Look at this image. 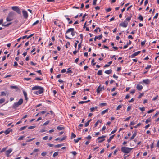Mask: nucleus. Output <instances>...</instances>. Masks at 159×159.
Listing matches in <instances>:
<instances>
[{"mask_svg":"<svg viewBox=\"0 0 159 159\" xmlns=\"http://www.w3.org/2000/svg\"><path fill=\"white\" fill-rule=\"evenodd\" d=\"M15 15V13L13 12H10L8 15L7 17L6 18V20L7 22L10 21L14 19V16Z\"/></svg>","mask_w":159,"mask_h":159,"instance_id":"obj_2","label":"nucleus"},{"mask_svg":"<svg viewBox=\"0 0 159 159\" xmlns=\"http://www.w3.org/2000/svg\"><path fill=\"white\" fill-rule=\"evenodd\" d=\"M112 72V70L111 69H110L108 70H106L105 71V73L107 74H110Z\"/></svg>","mask_w":159,"mask_h":159,"instance_id":"obj_18","label":"nucleus"},{"mask_svg":"<svg viewBox=\"0 0 159 159\" xmlns=\"http://www.w3.org/2000/svg\"><path fill=\"white\" fill-rule=\"evenodd\" d=\"M43 87L39 86H36L33 87L32 88V90H39L40 89H41Z\"/></svg>","mask_w":159,"mask_h":159,"instance_id":"obj_13","label":"nucleus"},{"mask_svg":"<svg viewBox=\"0 0 159 159\" xmlns=\"http://www.w3.org/2000/svg\"><path fill=\"white\" fill-rule=\"evenodd\" d=\"M150 80L149 79H147L143 80L142 82H140V83L142 84V83L143 82L146 85H147L149 84L150 83Z\"/></svg>","mask_w":159,"mask_h":159,"instance_id":"obj_9","label":"nucleus"},{"mask_svg":"<svg viewBox=\"0 0 159 159\" xmlns=\"http://www.w3.org/2000/svg\"><path fill=\"white\" fill-rule=\"evenodd\" d=\"M22 13L24 17L26 19L28 17V14L27 12L25 10H23L22 11Z\"/></svg>","mask_w":159,"mask_h":159,"instance_id":"obj_14","label":"nucleus"},{"mask_svg":"<svg viewBox=\"0 0 159 159\" xmlns=\"http://www.w3.org/2000/svg\"><path fill=\"white\" fill-rule=\"evenodd\" d=\"M26 126H24V127H21L20 128V130H21V131L25 129L26 128Z\"/></svg>","mask_w":159,"mask_h":159,"instance_id":"obj_55","label":"nucleus"},{"mask_svg":"<svg viewBox=\"0 0 159 159\" xmlns=\"http://www.w3.org/2000/svg\"><path fill=\"white\" fill-rule=\"evenodd\" d=\"M94 61H95V60H94V59H93L92 60V61H91V63H92V64H93V66L95 65L96 63L94 62Z\"/></svg>","mask_w":159,"mask_h":159,"instance_id":"obj_51","label":"nucleus"},{"mask_svg":"<svg viewBox=\"0 0 159 159\" xmlns=\"http://www.w3.org/2000/svg\"><path fill=\"white\" fill-rule=\"evenodd\" d=\"M11 131V129H7L5 131L4 133L6 135H7L9 134L10 131Z\"/></svg>","mask_w":159,"mask_h":159,"instance_id":"obj_19","label":"nucleus"},{"mask_svg":"<svg viewBox=\"0 0 159 159\" xmlns=\"http://www.w3.org/2000/svg\"><path fill=\"white\" fill-rule=\"evenodd\" d=\"M106 105H107V103H101L100 104V105L102 106H106Z\"/></svg>","mask_w":159,"mask_h":159,"instance_id":"obj_60","label":"nucleus"},{"mask_svg":"<svg viewBox=\"0 0 159 159\" xmlns=\"http://www.w3.org/2000/svg\"><path fill=\"white\" fill-rule=\"evenodd\" d=\"M76 32L74 31V29L70 28L68 29L66 33L65 37L67 39H70L71 36L72 37L74 36Z\"/></svg>","mask_w":159,"mask_h":159,"instance_id":"obj_1","label":"nucleus"},{"mask_svg":"<svg viewBox=\"0 0 159 159\" xmlns=\"http://www.w3.org/2000/svg\"><path fill=\"white\" fill-rule=\"evenodd\" d=\"M122 107V105H119L117 106V108H116V110H119L120 108H121Z\"/></svg>","mask_w":159,"mask_h":159,"instance_id":"obj_35","label":"nucleus"},{"mask_svg":"<svg viewBox=\"0 0 159 159\" xmlns=\"http://www.w3.org/2000/svg\"><path fill=\"white\" fill-rule=\"evenodd\" d=\"M39 22V20H37L35 22L33 23L32 25L34 26L37 24Z\"/></svg>","mask_w":159,"mask_h":159,"instance_id":"obj_40","label":"nucleus"},{"mask_svg":"<svg viewBox=\"0 0 159 159\" xmlns=\"http://www.w3.org/2000/svg\"><path fill=\"white\" fill-rule=\"evenodd\" d=\"M23 101V99L22 98H20L19 99L18 102L14 103L12 106V108L14 109L17 108L20 105L22 104Z\"/></svg>","mask_w":159,"mask_h":159,"instance_id":"obj_3","label":"nucleus"},{"mask_svg":"<svg viewBox=\"0 0 159 159\" xmlns=\"http://www.w3.org/2000/svg\"><path fill=\"white\" fill-rule=\"evenodd\" d=\"M98 107L97 106L95 107H93L91 108H90V111L91 112H93L95 111V110L97 109L98 108Z\"/></svg>","mask_w":159,"mask_h":159,"instance_id":"obj_20","label":"nucleus"},{"mask_svg":"<svg viewBox=\"0 0 159 159\" xmlns=\"http://www.w3.org/2000/svg\"><path fill=\"white\" fill-rule=\"evenodd\" d=\"M48 138V136H45L43 138V139L44 140H46Z\"/></svg>","mask_w":159,"mask_h":159,"instance_id":"obj_61","label":"nucleus"},{"mask_svg":"<svg viewBox=\"0 0 159 159\" xmlns=\"http://www.w3.org/2000/svg\"><path fill=\"white\" fill-rule=\"evenodd\" d=\"M111 8H108L106 9V11L107 12H109L110 11H111Z\"/></svg>","mask_w":159,"mask_h":159,"instance_id":"obj_44","label":"nucleus"},{"mask_svg":"<svg viewBox=\"0 0 159 159\" xmlns=\"http://www.w3.org/2000/svg\"><path fill=\"white\" fill-rule=\"evenodd\" d=\"M58 153H59V152H55L53 154V156L54 157L57 156L58 154Z\"/></svg>","mask_w":159,"mask_h":159,"instance_id":"obj_32","label":"nucleus"},{"mask_svg":"<svg viewBox=\"0 0 159 159\" xmlns=\"http://www.w3.org/2000/svg\"><path fill=\"white\" fill-rule=\"evenodd\" d=\"M131 17H127L125 19V20L126 22L127 21H129L130 20H131Z\"/></svg>","mask_w":159,"mask_h":159,"instance_id":"obj_34","label":"nucleus"},{"mask_svg":"<svg viewBox=\"0 0 159 159\" xmlns=\"http://www.w3.org/2000/svg\"><path fill=\"white\" fill-rule=\"evenodd\" d=\"M154 111V110L153 109H152L151 110H150L148 111L147 112V113H150L151 112H153V111Z\"/></svg>","mask_w":159,"mask_h":159,"instance_id":"obj_43","label":"nucleus"},{"mask_svg":"<svg viewBox=\"0 0 159 159\" xmlns=\"http://www.w3.org/2000/svg\"><path fill=\"white\" fill-rule=\"evenodd\" d=\"M71 153L74 156H75L76 155L77 153L75 151H72L71 152Z\"/></svg>","mask_w":159,"mask_h":159,"instance_id":"obj_52","label":"nucleus"},{"mask_svg":"<svg viewBox=\"0 0 159 159\" xmlns=\"http://www.w3.org/2000/svg\"><path fill=\"white\" fill-rule=\"evenodd\" d=\"M6 93L4 92H2L1 93L0 96H6Z\"/></svg>","mask_w":159,"mask_h":159,"instance_id":"obj_29","label":"nucleus"},{"mask_svg":"<svg viewBox=\"0 0 159 159\" xmlns=\"http://www.w3.org/2000/svg\"><path fill=\"white\" fill-rule=\"evenodd\" d=\"M46 154H47L46 152H42L41 153V155L42 156H45Z\"/></svg>","mask_w":159,"mask_h":159,"instance_id":"obj_62","label":"nucleus"},{"mask_svg":"<svg viewBox=\"0 0 159 159\" xmlns=\"http://www.w3.org/2000/svg\"><path fill=\"white\" fill-rule=\"evenodd\" d=\"M106 136L102 135V136L101 137H98L97 139L98 140H99L98 143H101L104 141L105 140V139L104 138L106 137Z\"/></svg>","mask_w":159,"mask_h":159,"instance_id":"obj_7","label":"nucleus"},{"mask_svg":"<svg viewBox=\"0 0 159 159\" xmlns=\"http://www.w3.org/2000/svg\"><path fill=\"white\" fill-rule=\"evenodd\" d=\"M87 16V15L85 13V14H84L83 16V18H82V19L81 20V21H84V18L85 17Z\"/></svg>","mask_w":159,"mask_h":159,"instance_id":"obj_42","label":"nucleus"},{"mask_svg":"<svg viewBox=\"0 0 159 159\" xmlns=\"http://www.w3.org/2000/svg\"><path fill=\"white\" fill-rule=\"evenodd\" d=\"M158 98V96L157 95L156 96L153 98L152 99V100L153 101L156 100V99H157Z\"/></svg>","mask_w":159,"mask_h":159,"instance_id":"obj_58","label":"nucleus"},{"mask_svg":"<svg viewBox=\"0 0 159 159\" xmlns=\"http://www.w3.org/2000/svg\"><path fill=\"white\" fill-rule=\"evenodd\" d=\"M72 72V70H71L70 68H69L67 69V73H71Z\"/></svg>","mask_w":159,"mask_h":159,"instance_id":"obj_36","label":"nucleus"},{"mask_svg":"<svg viewBox=\"0 0 159 159\" xmlns=\"http://www.w3.org/2000/svg\"><path fill=\"white\" fill-rule=\"evenodd\" d=\"M63 145L62 144H58L55 145V146L57 148H59L62 146Z\"/></svg>","mask_w":159,"mask_h":159,"instance_id":"obj_41","label":"nucleus"},{"mask_svg":"<svg viewBox=\"0 0 159 159\" xmlns=\"http://www.w3.org/2000/svg\"><path fill=\"white\" fill-rule=\"evenodd\" d=\"M138 19H139L141 21H142L143 20V18L142 16L140 14L139 15V17H138Z\"/></svg>","mask_w":159,"mask_h":159,"instance_id":"obj_22","label":"nucleus"},{"mask_svg":"<svg viewBox=\"0 0 159 159\" xmlns=\"http://www.w3.org/2000/svg\"><path fill=\"white\" fill-rule=\"evenodd\" d=\"M13 149L11 148L6 151L5 154L8 157H9L10 154L12 151Z\"/></svg>","mask_w":159,"mask_h":159,"instance_id":"obj_11","label":"nucleus"},{"mask_svg":"<svg viewBox=\"0 0 159 159\" xmlns=\"http://www.w3.org/2000/svg\"><path fill=\"white\" fill-rule=\"evenodd\" d=\"M76 135L73 133H72L71 134V137L73 138H75L76 137Z\"/></svg>","mask_w":159,"mask_h":159,"instance_id":"obj_64","label":"nucleus"},{"mask_svg":"<svg viewBox=\"0 0 159 159\" xmlns=\"http://www.w3.org/2000/svg\"><path fill=\"white\" fill-rule=\"evenodd\" d=\"M44 92V89L43 88H42L41 89H40L39 90L34 91L33 92V93L34 94H40Z\"/></svg>","mask_w":159,"mask_h":159,"instance_id":"obj_6","label":"nucleus"},{"mask_svg":"<svg viewBox=\"0 0 159 159\" xmlns=\"http://www.w3.org/2000/svg\"><path fill=\"white\" fill-rule=\"evenodd\" d=\"M108 111V109H107L103 110V111H102V112L101 114L102 115L106 113Z\"/></svg>","mask_w":159,"mask_h":159,"instance_id":"obj_28","label":"nucleus"},{"mask_svg":"<svg viewBox=\"0 0 159 159\" xmlns=\"http://www.w3.org/2000/svg\"><path fill=\"white\" fill-rule=\"evenodd\" d=\"M5 101V99L3 98L0 99V104L3 103Z\"/></svg>","mask_w":159,"mask_h":159,"instance_id":"obj_33","label":"nucleus"},{"mask_svg":"<svg viewBox=\"0 0 159 159\" xmlns=\"http://www.w3.org/2000/svg\"><path fill=\"white\" fill-rule=\"evenodd\" d=\"M66 138V136H64V137H63L61 139H60V141H62L64 140Z\"/></svg>","mask_w":159,"mask_h":159,"instance_id":"obj_57","label":"nucleus"},{"mask_svg":"<svg viewBox=\"0 0 159 159\" xmlns=\"http://www.w3.org/2000/svg\"><path fill=\"white\" fill-rule=\"evenodd\" d=\"M49 122L50 121L49 120L47 121L45 123H44L43 124V125L45 126L47 125L49 123Z\"/></svg>","mask_w":159,"mask_h":159,"instance_id":"obj_39","label":"nucleus"},{"mask_svg":"<svg viewBox=\"0 0 159 159\" xmlns=\"http://www.w3.org/2000/svg\"><path fill=\"white\" fill-rule=\"evenodd\" d=\"M102 34L100 35L99 36H96L95 37L94 39V40L95 41H96V40L98 39L99 40H100L102 38Z\"/></svg>","mask_w":159,"mask_h":159,"instance_id":"obj_17","label":"nucleus"},{"mask_svg":"<svg viewBox=\"0 0 159 159\" xmlns=\"http://www.w3.org/2000/svg\"><path fill=\"white\" fill-rule=\"evenodd\" d=\"M137 134V132L136 131H135L133 134L132 136L130 138V140H132L133 139L134 137L136 136Z\"/></svg>","mask_w":159,"mask_h":159,"instance_id":"obj_16","label":"nucleus"},{"mask_svg":"<svg viewBox=\"0 0 159 159\" xmlns=\"http://www.w3.org/2000/svg\"><path fill=\"white\" fill-rule=\"evenodd\" d=\"M12 9L14 11L16 12L17 13L20 14L21 12L20 9L17 6H13L11 7Z\"/></svg>","mask_w":159,"mask_h":159,"instance_id":"obj_5","label":"nucleus"},{"mask_svg":"<svg viewBox=\"0 0 159 159\" xmlns=\"http://www.w3.org/2000/svg\"><path fill=\"white\" fill-rule=\"evenodd\" d=\"M81 139V138H78L77 139H74V141L75 143H77L78 142L79 140H80Z\"/></svg>","mask_w":159,"mask_h":159,"instance_id":"obj_25","label":"nucleus"},{"mask_svg":"<svg viewBox=\"0 0 159 159\" xmlns=\"http://www.w3.org/2000/svg\"><path fill=\"white\" fill-rule=\"evenodd\" d=\"M141 125V123H138L136 126H134V128H137V127L138 126H140Z\"/></svg>","mask_w":159,"mask_h":159,"instance_id":"obj_47","label":"nucleus"},{"mask_svg":"<svg viewBox=\"0 0 159 159\" xmlns=\"http://www.w3.org/2000/svg\"><path fill=\"white\" fill-rule=\"evenodd\" d=\"M151 120L150 118H148V119H147L146 121H145V123L146 124H147L148 123V122H150L151 121Z\"/></svg>","mask_w":159,"mask_h":159,"instance_id":"obj_37","label":"nucleus"},{"mask_svg":"<svg viewBox=\"0 0 159 159\" xmlns=\"http://www.w3.org/2000/svg\"><path fill=\"white\" fill-rule=\"evenodd\" d=\"M91 121V120L90 119L89 121H88L87 122H86L85 124V127H86L88 126L89 125L90 122Z\"/></svg>","mask_w":159,"mask_h":159,"instance_id":"obj_24","label":"nucleus"},{"mask_svg":"<svg viewBox=\"0 0 159 159\" xmlns=\"http://www.w3.org/2000/svg\"><path fill=\"white\" fill-rule=\"evenodd\" d=\"M79 42L78 40H77L76 41V42H75V45H74V47H75V49L76 48L77 44L79 43Z\"/></svg>","mask_w":159,"mask_h":159,"instance_id":"obj_31","label":"nucleus"},{"mask_svg":"<svg viewBox=\"0 0 159 159\" xmlns=\"http://www.w3.org/2000/svg\"><path fill=\"white\" fill-rule=\"evenodd\" d=\"M10 88L11 89H16L18 88L16 86H11Z\"/></svg>","mask_w":159,"mask_h":159,"instance_id":"obj_45","label":"nucleus"},{"mask_svg":"<svg viewBox=\"0 0 159 159\" xmlns=\"http://www.w3.org/2000/svg\"><path fill=\"white\" fill-rule=\"evenodd\" d=\"M151 65H148L145 68L146 69H148L151 67Z\"/></svg>","mask_w":159,"mask_h":159,"instance_id":"obj_54","label":"nucleus"},{"mask_svg":"<svg viewBox=\"0 0 159 159\" xmlns=\"http://www.w3.org/2000/svg\"><path fill=\"white\" fill-rule=\"evenodd\" d=\"M99 123H101V121H100L99 120H97V121L95 123V125H94V127H96V126L98 125V124Z\"/></svg>","mask_w":159,"mask_h":159,"instance_id":"obj_27","label":"nucleus"},{"mask_svg":"<svg viewBox=\"0 0 159 159\" xmlns=\"http://www.w3.org/2000/svg\"><path fill=\"white\" fill-rule=\"evenodd\" d=\"M141 52L140 51H138L136 52H134L131 56V58H134L135 56H137Z\"/></svg>","mask_w":159,"mask_h":159,"instance_id":"obj_15","label":"nucleus"},{"mask_svg":"<svg viewBox=\"0 0 159 159\" xmlns=\"http://www.w3.org/2000/svg\"><path fill=\"white\" fill-rule=\"evenodd\" d=\"M57 129L58 130H61L63 129L64 128L62 127L58 126L57 127Z\"/></svg>","mask_w":159,"mask_h":159,"instance_id":"obj_30","label":"nucleus"},{"mask_svg":"<svg viewBox=\"0 0 159 159\" xmlns=\"http://www.w3.org/2000/svg\"><path fill=\"white\" fill-rule=\"evenodd\" d=\"M146 42V41L142 42L141 43V46H143L145 44Z\"/></svg>","mask_w":159,"mask_h":159,"instance_id":"obj_59","label":"nucleus"},{"mask_svg":"<svg viewBox=\"0 0 159 159\" xmlns=\"http://www.w3.org/2000/svg\"><path fill=\"white\" fill-rule=\"evenodd\" d=\"M114 135L110 136V138H109V139L107 140V142L108 143H110L112 139L113 138V137H114Z\"/></svg>","mask_w":159,"mask_h":159,"instance_id":"obj_23","label":"nucleus"},{"mask_svg":"<svg viewBox=\"0 0 159 159\" xmlns=\"http://www.w3.org/2000/svg\"><path fill=\"white\" fill-rule=\"evenodd\" d=\"M131 106H129L128 107L127 109V111H129L130 109H131Z\"/></svg>","mask_w":159,"mask_h":159,"instance_id":"obj_46","label":"nucleus"},{"mask_svg":"<svg viewBox=\"0 0 159 159\" xmlns=\"http://www.w3.org/2000/svg\"><path fill=\"white\" fill-rule=\"evenodd\" d=\"M97 74L99 75H102V70H99L97 72Z\"/></svg>","mask_w":159,"mask_h":159,"instance_id":"obj_26","label":"nucleus"},{"mask_svg":"<svg viewBox=\"0 0 159 159\" xmlns=\"http://www.w3.org/2000/svg\"><path fill=\"white\" fill-rule=\"evenodd\" d=\"M139 109L142 111H143L145 110V108L144 107H139Z\"/></svg>","mask_w":159,"mask_h":159,"instance_id":"obj_53","label":"nucleus"},{"mask_svg":"<svg viewBox=\"0 0 159 159\" xmlns=\"http://www.w3.org/2000/svg\"><path fill=\"white\" fill-rule=\"evenodd\" d=\"M133 148H129L126 147H122L121 148V151L123 153H129Z\"/></svg>","mask_w":159,"mask_h":159,"instance_id":"obj_4","label":"nucleus"},{"mask_svg":"<svg viewBox=\"0 0 159 159\" xmlns=\"http://www.w3.org/2000/svg\"><path fill=\"white\" fill-rule=\"evenodd\" d=\"M158 15V13H156L154 17V19H157V18Z\"/></svg>","mask_w":159,"mask_h":159,"instance_id":"obj_56","label":"nucleus"},{"mask_svg":"<svg viewBox=\"0 0 159 159\" xmlns=\"http://www.w3.org/2000/svg\"><path fill=\"white\" fill-rule=\"evenodd\" d=\"M128 25V23L126 21H124V22L120 23L119 24L120 26L125 28L127 27Z\"/></svg>","mask_w":159,"mask_h":159,"instance_id":"obj_8","label":"nucleus"},{"mask_svg":"<svg viewBox=\"0 0 159 159\" xmlns=\"http://www.w3.org/2000/svg\"><path fill=\"white\" fill-rule=\"evenodd\" d=\"M25 137L24 136H22L20 137L18 139L19 140H21L23 139V138Z\"/></svg>","mask_w":159,"mask_h":159,"instance_id":"obj_38","label":"nucleus"},{"mask_svg":"<svg viewBox=\"0 0 159 159\" xmlns=\"http://www.w3.org/2000/svg\"><path fill=\"white\" fill-rule=\"evenodd\" d=\"M7 147L4 148L2 149V150L0 151V152H2L4 151H5L7 149Z\"/></svg>","mask_w":159,"mask_h":159,"instance_id":"obj_50","label":"nucleus"},{"mask_svg":"<svg viewBox=\"0 0 159 159\" xmlns=\"http://www.w3.org/2000/svg\"><path fill=\"white\" fill-rule=\"evenodd\" d=\"M91 138V136L90 135H89L87 137H86V139L89 140Z\"/></svg>","mask_w":159,"mask_h":159,"instance_id":"obj_63","label":"nucleus"},{"mask_svg":"<svg viewBox=\"0 0 159 159\" xmlns=\"http://www.w3.org/2000/svg\"><path fill=\"white\" fill-rule=\"evenodd\" d=\"M136 88L138 91H140L143 89V86L139 84L137 85Z\"/></svg>","mask_w":159,"mask_h":159,"instance_id":"obj_12","label":"nucleus"},{"mask_svg":"<svg viewBox=\"0 0 159 159\" xmlns=\"http://www.w3.org/2000/svg\"><path fill=\"white\" fill-rule=\"evenodd\" d=\"M104 89V87H101L100 86H98L97 89L96 91L98 93H99L103 89Z\"/></svg>","mask_w":159,"mask_h":159,"instance_id":"obj_10","label":"nucleus"},{"mask_svg":"<svg viewBox=\"0 0 159 159\" xmlns=\"http://www.w3.org/2000/svg\"><path fill=\"white\" fill-rule=\"evenodd\" d=\"M90 101V100H88L86 101H81L79 102V103L80 104H82L84 103H86Z\"/></svg>","mask_w":159,"mask_h":159,"instance_id":"obj_21","label":"nucleus"},{"mask_svg":"<svg viewBox=\"0 0 159 159\" xmlns=\"http://www.w3.org/2000/svg\"><path fill=\"white\" fill-rule=\"evenodd\" d=\"M23 94H24V95L25 97H26V96H27V93L25 91H23Z\"/></svg>","mask_w":159,"mask_h":159,"instance_id":"obj_49","label":"nucleus"},{"mask_svg":"<svg viewBox=\"0 0 159 159\" xmlns=\"http://www.w3.org/2000/svg\"><path fill=\"white\" fill-rule=\"evenodd\" d=\"M11 24V23H10L8 24H7L5 25H4L3 24H2V26H5L6 27H7L9 26Z\"/></svg>","mask_w":159,"mask_h":159,"instance_id":"obj_48","label":"nucleus"}]
</instances>
